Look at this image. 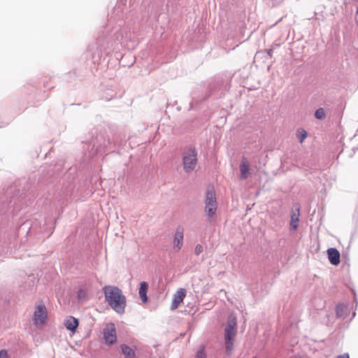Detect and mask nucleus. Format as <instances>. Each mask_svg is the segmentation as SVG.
<instances>
[{
    "instance_id": "obj_6",
    "label": "nucleus",
    "mask_w": 358,
    "mask_h": 358,
    "mask_svg": "<svg viewBox=\"0 0 358 358\" xmlns=\"http://www.w3.org/2000/svg\"><path fill=\"white\" fill-rule=\"evenodd\" d=\"M184 245V229L178 227L173 235L172 248L174 252H178Z\"/></svg>"
},
{
    "instance_id": "obj_11",
    "label": "nucleus",
    "mask_w": 358,
    "mask_h": 358,
    "mask_svg": "<svg viewBox=\"0 0 358 358\" xmlns=\"http://www.w3.org/2000/svg\"><path fill=\"white\" fill-rule=\"evenodd\" d=\"M240 178L241 179H246L248 177L249 171H250V163L247 158L243 157L241 159V162L240 164Z\"/></svg>"
},
{
    "instance_id": "obj_9",
    "label": "nucleus",
    "mask_w": 358,
    "mask_h": 358,
    "mask_svg": "<svg viewBox=\"0 0 358 358\" xmlns=\"http://www.w3.org/2000/svg\"><path fill=\"white\" fill-rule=\"evenodd\" d=\"M300 210L299 207H296L292 210L290 217V229L295 231L299 227V223Z\"/></svg>"
},
{
    "instance_id": "obj_4",
    "label": "nucleus",
    "mask_w": 358,
    "mask_h": 358,
    "mask_svg": "<svg viewBox=\"0 0 358 358\" xmlns=\"http://www.w3.org/2000/svg\"><path fill=\"white\" fill-rule=\"evenodd\" d=\"M205 211L208 217H212L217 210L215 194L213 189H208L206 195Z\"/></svg>"
},
{
    "instance_id": "obj_10",
    "label": "nucleus",
    "mask_w": 358,
    "mask_h": 358,
    "mask_svg": "<svg viewBox=\"0 0 358 358\" xmlns=\"http://www.w3.org/2000/svg\"><path fill=\"white\" fill-rule=\"evenodd\" d=\"M328 258L330 263L333 265L337 266L340 264V252L336 248H329L327 250Z\"/></svg>"
},
{
    "instance_id": "obj_16",
    "label": "nucleus",
    "mask_w": 358,
    "mask_h": 358,
    "mask_svg": "<svg viewBox=\"0 0 358 358\" xmlns=\"http://www.w3.org/2000/svg\"><path fill=\"white\" fill-rule=\"evenodd\" d=\"M297 137L300 142L303 143L305 138L307 137V132L303 129L299 130L297 131Z\"/></svg>"
},
{
    "instance_id": "obj_14",
    "label": "nucleus",
    "mask_w": 358,
    "mask_h": 358,
    "mask_svg": "<svg viewBox=\"0 0 358 358\" xmlns=\"http://www.w3.org/2000/svg\"><path fill=\"white\" fill-rule=\"evenodd\" d=\"M122 353L124 355L125 358H134V352L127 345H122L121 346Z\"/></svg>"
},
{
    "instance_id": "obj_18",
    "label": "nucleus",
    "mask_w": 358,
    "mask_h": 358,
    "mask_svg": "<svg viewBox=\"0 0 358 358\" xmlns=\"http://www.w3.org/2000/svg\"><path fill=\"white\" fill-rule=\"evenodd\" d=\"M203 252V246L200 244H197L194 248V253L196 255H200Z\"/></svg>"
},
{
    "instance_id": "obj_17",
    "label": "nucleus",
    "mask_w": 358,
    "mask_h": 358,
    "mask_svg": "<svg viewBox=\"0 0 358 358\" xmlns=\"http://www.w3.org/2000/svg\"><path fill=\"white\" fill-rule=\"evenodd\" d=\"M196 358H206L203 348H201L196 355Z\"/></svg>"
},
{
    "instance_id": "obj_12",
    "label": "nucleus",
    "mask_w": 358,
    "mask_h": 358,
    "mask_svg": "<svg viewBox=\"0 0 358 358\" xmlns=\"http://www.w3.org/2000/svg\"><path fill=\"white\" fill-rule=\"evenodd\" d=\"M64 325L67 329L71 331H75L78 327V321L75 317L69 316L66 319Z\"/></svg>"
},
{
    "instance_id": "obj_15",
    "label": "nucleus",
    "mask_w": 358,
    "mask_h": 358,
    "mask_svg": "<svg viewBox=\"0 0 358 358\" xmlns=\"http://www.w3.org/2000/svg\"><path fill=\"white\" fill-rule=\"evenodd\" d=\"M315 116L318 120L324 119L325 117V113L324 109L322 108H318L315 113Z\"/></svg>"
},
{
    "instance_id": "obj_24",
    "label": "nucleus",
    "mask_w": 358,
    "mask_h": 358,
    "mask_svg": "<svg viewBox=\"0 0 358 358\" xmlns=\"http://www.w3.org/2000/svg\"><path fill=\"white\" fill-rule=\"evenodd\" d=\"M253 358H256V357H253Z\"/></svg>"
},
{
    "instance_id": "obj_21",
    "label": "nucleus",
    "mask_w": 358,
    "mask_h": 358,
    "mask_svg": "<svg viewBox=\"0 0 358 358\" xmlns=\"http://www.w3.org/2000/svg\"><path fill=\"white\" fill-rule=\"evenodd\" d=\"M344 308H345V307L343 306H337V308H336L337 315H339V316H341V315H340V310H342Z\"/></svg>"
},
{
    "instance_id": "obj_8",
    "label": "nucleus",
    "mask_w": 358,
    "mask_h": 358,
    "mask_svg": "<svg viewBox=\"0 0 358 358\" xmlns=\"http://www.w3.org/2000/svg\"><path fill=\"white\" fill-rule=\"evenodd\" d=\"M187 291L185 288L178 289L173 296V299L171 304V308L176 310L178 306L183 301L185 297Z\"/></svg>"
},
{
    "instance_id": "obj_1",
    "label": "nucleus",
    "mask_w": 358,
    "mask_h": 358,
    "mask_svg": "<svg viewBox=\"0 0 358 358\" xmlns=\"http://www.w3.org/2000/svg\"><path fill=\"white\" fill-rule=\"evenodd\" d=\"M106 301L117 313L122 314L126 307V298L117 287L107 285L103 289Z\"/></svg>"
},
{
    "instance_id": "obj_3",
    "label": "nucleus",
    "mask_w": 358,
    "mask_h": 358,
    "mask_svg": "<svg viewBox=\"0 0 358 358\" xmlns=\"http://www.w3.org/2000/svg\"><path fill=\"white\" fill-rule=\"evenodd\" d=\"M197 164V152L194 148H189L182 155L183 169L186 173L193 171Z\"/></svg>"
},
{
    "instance_id": "obj_2",
    "label": "nucleus",
    "mask_w": 358,
    "mask_h": 358,
    "mask_svg": "<svg viewBox=\"0 0 358 358\" xmlns=\"http://www.w3.org/2000/svg\"><path fill=\"white\" fill-rule=\"evenodd\" d=\"M236 334V321L235 317H232L229 320L224 330V341L227 355H230L233 350Z\"/></svg>"
},
{
    "instance_id": "obj_19",
    "label": "nucleus",
    "mask_w": 358,
    "mask_h": 358,
    "mask_svg": "<svg viewBox=\"0 0 358 358\" xmlns=\"http://www.w3.org/2000/svg\"><path fill=\"white\" fill-rule=\"evenodd\" d=\"M85 296H86V292L84 290L80 289L78 292V297L79 299H85Z\"/></svg>"
},
{
    "instance_id": "obj_20",
    "label": "nucleus",
    "mask_w": 358,
    "mask_h": 358,
    "mask_svg": "<svg viewBox=\"0 0 358 358\" xmlns=\"http://www.w3.org/2000/svg\"><path fill=\"white\" fill-rule=\"evenodd\" d=\"M0 358H8V352L6 350L0 351Z\"/></svg>"
},
{
    "instance_id": "obj_13",
    "label": "nucleus",
    "mask_w": 358,
    "mask_h": 358,
    "mask_svg": "<svg viewBox=\"0 0 358 358\" xmlns=\"http://www.w3.org/2000/svg\"><path fill=\"white\" fill-rule=\"evenodd\" d=\"M148 289V284L146 282H141L139 287V296L143 303L148 301L147 292Z\"/></svg>"
},
{
    "instance_id": "obj_23",
    "label": "nucleus",
    "mask_w": 358,
    "mask_h": 358,
    "mask_svg": "<svg viewBox=\"0 0 358 358\" xmlns=\"http://www.w3.org/2000/svg\"><path fill=\"white\" fill-rule=\"evenodd\" d=\"M356 13H357V15H358V6H357V8Z\"/></svg>"
},
{
    "instance_id": "obj_5",
    "label": "nucleus",
    "mask_w": 358,
    "mask_h": 358,
    "mask_svg": "<svg viewBox=\"0 0 358 358\" xmlns=\"http://www.w3.org/2000/svg\"><path fill=\"white\" fill-rule=\"evenodd\" d=\"M48 318L47 308L44 304H38L36 306L34 314V322L37 327H42L46 322Z\"/></svg>"
},
{
    "instance_id": "obj_22",
    "label": "nucleus",
    "mask_w": 358,
    "mask_h": 358,
    "mask_svg": "<svg viewBox=\"0 0 358 358\" xmlns=\"http://www.w3.org/2000/svg\"><path fill=\"white\" fill-rule=\"evenodd\" d=\"M337 358H350V356L348 353H345L343 355H339Z\"/></svg>"
},
{
    "instance_id": "obj_7",
    "label": "nucleus",
    "mask_w": 358,
    "mask_h": 358,
    "mask_svg": "<svg viewBox=\"0 0 358 358\" xmlns=\"http://www.w3.org/2000/svg\"><path fill=\"white\" fill-rule=\"evenodd\" d=\"M103 338L107 344L111 345L116 342V331L113 324H109L106 327L103 331Z\"/></svg>"
}]
</instances>
